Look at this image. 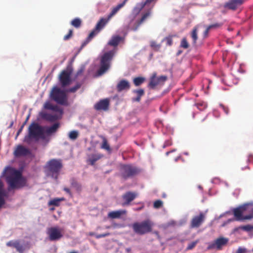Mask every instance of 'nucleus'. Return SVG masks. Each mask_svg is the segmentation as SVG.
<instances>
[{
  "label": "nucleus",
  "instance_id": "0eeeda50",
  "mask_svg": "<svg viewBox=\"0 0 253 253\" xmlns=\"http://www.w3.org/2000/svg\"><path fill=\"white\" fill-rule=\"evenodd\" d=\"M51 98L57 103L67 105L68 100L66 92L57 87H54L50 93Z\"/></svg>",
  "mask_w": 253,
  "mask_h": 253
},
{
  "label": "nucleus",
  "instance_id": "f704fd0d",
  "mask_svg": "<svg viewBox=\"0 0 253 253\" xmlns=\"http://www.w3.org/2000/svg\"><path fill=\"white\" fill-rule=\"evenodd\" d=\"M82 24L81 20L79 18L74 19L71 22V24L76 28H79L81 27Z\"/></svg>",
  "mask_w": 253,
  "mask_h": 253
},
{
  "label": "nucleus",
  "instance_id": "72a5a7b5",
  "mask_svg": "<svg viewBox=\"0 0 253 253\" xmlns=\"http://www.w3.org/2000/svg\"><path fill=\"white\" fill-rule=\"evenodd\" d=\"M187 221V216L184 215L177 222L175 221V226H182L185 225Z\"/></svg>",
  "mask_w": 253,
  "mask_h": 253
},
{
  "label": "nucleus",
  "instance_id": "6e6d98bb",
  "mask_svg": "<svg viewBox=\"0 0 253 253\" xmlns=\"http://www.w3.org/2000/svg\"><path fill=\"white\" fill-rule=\"evenodd\" d=\"M247 250L246 248L240 247L238 248L236 253H246Z\"/></svg>",
  "mask_w": 253,
  "mask_h": 253
},
{
  "label": "nucleus",
  "instance_id": "69168bd1",
  "mask_svg": "<svg viewBox=\"0 0 253 253\" xmlns=\"http://www.w3.org/2000/svg\"><path fill=\"white\" fill-rule=\"evenodd\" d=\"M210 30V29H209L208 27H207V28L206 29V30L205 31L204 33V37H206L207 36Z\"/></svg>",
  "mask_w": 253,
  "mask_h": 253
},
{
  "label": "nucleus",
  "instance_id": "c85d7f7f",
  "mask_svg": "<svg viewBox=\"0 0 253 253\" xmlns=\"http://www.w3.org/2000/svg\"><path fill=\"white\" fill-rule=\"evenodd\" d=\"M59 127V124L58 123H55L52 126L47 127L45 132L47 134H50L55 133Z\"/></svg>",
  "mask_w": 253,
  "mask_h": 253
},
{
  "label": "nucleus",
  "instance_id": "680f3d73",
  "mask_svg": "<svg viewBox=\"0 0 253 253\" xmlns=\"http://www.w3.org/2000/svg\"><path fill=\"white\" fill-rule=\"evenodd\" d=\"M90 41L88 40L87 38L86 39V40L83 42V43L81 45V48H84Z\"/></svg>",
  "mask_w": 253,
  "mask_h": 253
},
{
  "label": "nucleus",
  "instance_id": "774afa93",
  "mask_svg": "<svg viewBox=\"0 0 253 253\" xmlns=\"http://www.w3.org/2000/svg\"><path fill=\"white\" fill-rule=\"evenodd\" d=\"M24 124H23L21 126V127L19 129V130H18V131L17 132V136H18L21 132V131H22L23 128L24 127Z\"/></svg>",
  "mask_w": 253,
  "mask_h": 253
},
{
  "label": "nucleus",
  "instance_id": "603ef678",
  "mask_svg": "<svg viewBox=\"0 0 253 253\" xmlns=\"http://www.w3.org/2000/svg\"><path fill=\"white\" fill-rule=\"evenodd\" d=\"M253 218V214L252 212L250 214L243 215V217L242 218V221H243L244 220H250L251 219Z\"/></svg>",
  "mask_w": 253,
  "mask_h": 253
},
{
  "label": "nucleus",
  "instance_id": "ddd939ff",
  "mask_svg": "<svg viewBox=\"0 0 253 253\" xmlns=\"http://www.w3.org/2000/svg\"><path fill=\"white\" fill-rule=\"evenodd\" d=\"M167 79V77L166 76L157 77L156 73H154L150 78L148 86L151 89H154L157 86L164 84Z\"/></svg>",
  "mask_w": 253,
  "mask_h": 253
},
{
  "label": "nucleus",
  "instance_id": "c9c22d12",
  "mask_svg": "<svg viewBox=\"0 0 253 253\" xmlns=\"http://www.w3.org/2000/svg\"><path fill=\"white\" fill-rule=\"evenodd\" d=\"M145 81V78L143 77H137L135 78L133 80V84L136 86L141 85Z\"/></svg>",
  "mask_w": 253,
  "mask_h": 253
},
{
  "label": "nucleus",
  "instance_id": "c03bdc74",
  "mask_svg": "<svg viewBox=\"0 0 253 253\" xmlns=\"http://www.w3.org/2000/svg\"><path fill=\"white\" fill-rule=\"evenodd\" d=\"M198 242H199L198 240H197L196 241L191 242L190 243H189L188 245L186 250H191L193 249L196 246V245L198 244Z\"/></svg>",
  "mask_w": 253,
  "mask_h": 253
},
{
  "label": "nucleus",
  "instance_id": "8fccbe9b",
  "mask_svg": "<svg viewBox=\"0 0 253 253\" xmlns=\"http://www.w3.org/2000/svg\"><path fill=\"white\" fill-rule=\"evenodd\" d=\"M51 110L55 112H59L61 115L63 114V110L61 109L59 107H58L57 105H53Z\"/></svg>",
  "mask_w": 253,
  "mask_h": 253
},
{
  "label": "nucleus",
  "instance_id": "5fc2aeb1",
  "mask_svg": "<svg viewBox=\"0 0 253 253\" xmlns=\"http://www.w3.org/2000/svg\"><path fill=\"white\" fill-rule=\"evenodd\" d=\"M110 235V233H109V232H107V233H104V234H96L95 235V238H97V239H99V238H103V237H105L108 236Z\"/></svg>",
  "mask_w": 253,
  "mask_h": 253
},
{
  "label": "nucleus",
  "instance_id": "0e129e2a",
  "mask_svg": "<svg viewBox=\"0 0 253 253\" xmlns=\"http://www.w3.org/2000/svg\"><path fill=\"white\" fill-rule=\"evenodd\" d=\"M5 201L3 198L0 197V208L4 204Z\"/></svg>",
  "mask_w": 253,
  "mask_h": 253
},
{
  "label": "nucleus",
  "instance_id": "b1692460",
  "mask_svg": "<svg viewBox=\"0 0 253 253\" xmlns=\"http://www.w3.org/2000/svg\"><path fill=\"white\" fill-rule=\"evenodd\" d=\"M110 19L108 18H101L99 21L96 24L95 27V30H97L98 31H99L102 30L105 25L109 22Z\"/></svg>",
  "mask_w": 253,
  "mask_h": 253
},
{
  "label": "nucleus",
  "instance_id": "6e6552de",
  "mask_svg": "<svg viewBox=\"0 0 253 253\" xmlns=\"http://www.w3.org/2000/svg\"><path fill=\"white\" fill-rule=\"evenodd\" d=\"M72 69L68 68L62 70L59 75L58 79L62 87H65L70 85L72 82L71 75Z\"/></svg>",
  "mask_w": 253,
  "mask_h": 253
},
{
  "label": "nucleus",
  "instance_id": "bb28decb",
  "mask_svg": "<svg viewBox=\"0 0 253 253\" xmlns=\"http://www.w3.org/2000/svg\"><path fill=\"white\" fill-rule=\"evenodd\" d=\"M70 183L72 187L74 188L78 192L80 193L81 192L82 186L74 178L70 179Z\"/></svg>",
  "mask_w": 253,
  "mask_h": 253
},
{
  "label": "nucleus",
  "instance_id": "338daca9",
  "mask_svg": "<svg viewBox=\"0 0 253 253\" xmlns=\"http://www.w3.org/2000/svg\"><path fill=\"white\" fill-rule=\"evenodd\" d=\"M230 212V211H227L222 214H221L219 216H218V218H221L222 217H223L226 214L229 213Z\"/></svg>",
  "mask_w": 253,
  "mask_h": 253
},
{
  "label": "nucleus",
  "instance_id": "f257e3e1",
  "mask_svg": "<svg viewBox=\"0 0 253 253\" xmlns=\"http://www.w3.org/2000/svg\"><path fill=\"white\" fill-rule=\"evenodd\" d=\"M40 138H44L43 128L37 123H32L29 126L28 133L25 136L24 141L30 144L33 140L37 141Z\"/></svg>",
  "mask_w": 253,
  "mask_h": 253
},
{
  "label": "nucleus",
  "instance_id": "de8ad7c7",
  "mask_svg": "<svg viewBox=\"0 0 253 253\" xmlns=\"http://www.w3.org/2000/svg\"><path fill=\"white\" fill-rule=\"evenodd\" d=\"M166 42V43L168 45H171L172 44V36H169L165 38L163 40Z\"/></svg>",
  "mask_w": 253,
  "mask_h": 253
},
{
  "label": "nucleus",
  "instance_id": "20e7f679",
  "mask_svg": "<svg viewBox=\"0 0 253 253\" xmlns=\"http://www.w3.org/2000/svg\"><path fill=\"white\" fill-rule=\"evenodd\" d=\"M154 223L150 219H146L140 222H134L132 225L133 231L138 235H144L151 232Z\"/></svg>",
  "mask_w": 253,
  "mask_h": 253
},
{
  "label": "nucleus",
  "instance_id": "052dcab7",
  "mask_svg": "<svg viewBox=\"0 0 253 253\" xmlns=\"http://www.w3.org/2000/svg\"><path fill=\"white\" fill-rule=\"evenodd\" d=\"M220 26V24L218 23H215L213 24H211L209 25L208 27L209 29H211L212 28H217Z\"/></svg>",
  "mask_w": 253,
  "mask_h": 253
},
{
  "label": "nucleus",
  "instance_id": "e2e57ef3",
  "mask_svg": "<svg viewBox=\"0 0 253 253\" xmlns=\"http://www.w3.org/2000/svg\"><path fill=\"white\" fill-rule=\"evenodd\" d=\"M64 191H65L67 193H68L70 196H72V194L71 192V190L69 188L67 187H64L63 189Z\"/></svg>",
  "mask_w": 253,
  "mask_h": 253
},
{
  "label": "nucleus",
  "instance_id": "c756f323",
  "mask_svg": "<svg viewBox=\"0 0 253 253\" xmlns=\"http://www.w3.org/2000/svg\"><path fill=\"white\" fill-rule=\"evenodd\" d=\"M64 200V198H54L53 199L51 200L48 202V206H54L56 207H58L60 205V202Z\"/></svg>",
  "mask_w": 253,
  "mask_h": 253
},
{
  "label": "nucleus",
  "instance_id": "9d476101",
  "mask_svg": "<svg viewBox=\"0 0 253 253\" xmlns=\"http://www.w3.org/2000/svg\"><path fill=\"white\" fill-rule=\"evenodd\" d=\"M228 238L220 237L213 242L209 243L207 247L208 250L216 249L220 250L222 247L225 246L228 242Z\"/></svg>",
  "mask_w": 253,
  "mask_h": 253
},
{
  "label": "nucleus",
  "instance_id": "7ed1b4c3",
  "mask_svg": "<svg viewBox=\"0 0 253 253\" xmlns=\"http://www.w3.org/2000/svg\"><path fill=\"white\" fill-rule=\"evenodd\" d=\"M22 178V174L18 170L13 168L8 169L5 179L9 185V189L18 188L21 187L20 181Z\"/></svg>",
  "mask_w": 253,
  "mask_h": 253
},
{
  "label": "nucleus",
  "instance_id": "f3484780",
  "mask_svg": "<svg viewBox=\"0 0 253 253\" xmlns=\"http://www.w3.org/2000/svg\"><path fill=\"white\" fill-rule=\"evenodd\" d=\"M109 106V99L105 98L100 100L97 102L94 106L96 110H104L107 111L108 110Z\"/></svg>",
  "mask_w": 253,
  "mask_h": 253
},
{
  "label": "nucleus",
  "instance_id": "e433bc0d",
  "mask_svg": "<svg viewBox=\"0 0 253 253\" xmlns=\"http://www.w3.org/2000/svg\"><path fill=\"white\" fill-rule=\"evenodd\" d=\"M150 46L153 50L158 51L161 48V45L157 43L155 41H152L150 42Z\"/></svg>",
  "mask_w": 253,
  "mask_h": 253
},
{
  "label": "nucleus",
  "instance_id": "423d86ee",
  "mask_svg": "<svg viewBox=\"0 0 253 253\" xmlns=\"http://www.w3.org/2000/svg\"><path fill=\"white\" fill-rule=\"evenodd\" d=\"M113 50L105 53L100 59V67L98 71L99 75H101L106 72L110 68L111 60L114 55Z\"/></svg>",
  "mask_w": 253,
  "mask_h": 253
},
{
  "label": "nucleus",
  "instance_id": "a211bd4d",
  "mask_svg": "<svg viewBox=\"0 0 253 253\" xmlns=\"http://www.w3.org/2000/svg\"><path fill=\"white\" fill-rule=\"evenodd\" d=\"M30 153L29 150L22 145H19L14 152L16 157L27 156Z\"/></svg>",
  "mask_w": 253,
  "mask_h": 253
},
{
  "label": "nucleus",
  "instance_id": "2eb2a0df",
  "mask_svg": "<svg viewBox=\"0 0 253 253\" xmlns=\"http://www.w3.org/2000/svg\"><path fill=\"white\" fill-rule=\"evenodd\" d=\"M137 196V194L133 192H126L123 196L122 198L124 202L122 204L123 206L129 205L130 203L133 201Z\"/></svg>",
  "mask_w": 253,
  "mask_h": 253
},
{
  "label": "nucleus",
  "instance_id": "6ab92c4d",
  "mask_svg": "<svg viewBox=\"0 0 253 253\" xmlns=\"http://www.w3.org/2000/svg\"><path fill=\"white\" fill-rule=\"evenodd\" d=\"M103 157V155L100 153H94L87 155L86 162L91 166H93L95 162Z\"/></svg>",
  "mask_w": 253,
  "mask_h": 253
},
{
  "label": "nucleus",
  "instance_id": "a878e982",
  "mask_svg": "<svg viewBox=\"0 0 253 253\" xmlns=\"http://www.w3.org/2000/svg\"><path fill=\"white\" fill-rule=\"evenodd\" d=\"M41 116L42 119L50 122H53L58 119L57 115H51L47 113H41Z\"/></svg>",
  "mask_w": 253,
  "mask_h": 253
},
{
  "label": "nucleus",
  "instance_id": "cd10ccee",
  "mask_svg": "<svg viewBox=\"0 0 253 253\" xmlns=\"http://www.w3.org/2000/svg\"><path fill=\"white\" fill-rule=\"evenodd\" d=\"M125 5L124 3H121L119 4H118L116 6L112 8V10L111 12L110 13V14L108 15V18L110 20V19L115 15L118 11L122 8Z\"/></svg>",
  "mask_w": 253,
  "mask_h": 253
},
{
  "label": "nucleus",
  "instance_id": "49530a36",
  "mask_svg": "<svg viewBox=\"0 0 253 253\" xmlns=\"http://www.w3.org/2000/svg\"><path fill=\"white\" fill-rule=\"evenodd\" d=\"M3 183L0 180V197L3 198L4 197L6 196V194L5 191L3 189Z\"/></svg>",
  "mask_w": 253,
  "mask_h": 253
},
{
  "label": "nucleus",
  "instance_id": "393cba45",
  "mask_svg": "<svg viewBox=\"0 0 253 253\" xmlns=\"http://www.w3.org/2000/svg\"><path fill=\"white\" fill-rule=\"evenodd\" d=\"M85 80V77H84V80H83L81 82L76 83V84L74 86L68 88V89H67L66 90V91L67 92H70V93L76 92L78 89H79L81 87V86L83 84Z\"/></svg>",
  "mask_w": 253,
  "mask_h": 253
},
{
  "label": "nucleus",
  "instance_id": "39448f33",
  "mask_svg": "<svg viewBox=\"0 0 253 253\" xmlns=\"http://www.w3.org/2000/svg\"><path fill=\"white\" fill-rule=\"evenodd\" d=\"M120 171V176L124 180H126L133 177L138 174L140 171L138 168L131 165H121Z\"/></svg>",
  "mask_w": 253,
  "mask_h": 253
},
{
  "label": "nucleus",
  "instance_id": "ea45409f",
  "mask_svg": "<svg viewBox=\"0 0 253 253\" xmlns=\"http://www.w3.org/2000/svg\"><path fill=\"white\" fill-rule=\"evenodd\" d=\"M189 44L185 38H183L180 42V47L185 49L189 47Z\"/></svg>",
  "mask_w": 253,
  "mask_h": 253
},
{
  "label": "nucleus",
  "instance_id": "58836bf2",
  "mask_svg": "<svg viewBox=\"0 0 253 253\" xmlns=\"http://www.w3.org/2000/svg\"><path fill=\"white\" fill-rule=\"evenodd\" d=\"M78 132L76 130L71 131L69 134V137L72 140L76 139L78 137Z\"/></svg>",
  "mask_w": 253,
  "mask_h": 253
},
{
  "label": "nucleus",
  "instance_id": "bf43d9fd",
  "mask_svg": "<svg viewBox=\"0 0 253 253\" xmlns=\"http://www.w3.org/2000/svg\"><path fill=\"white\" fill-rule=\"evenodd\" d=\"M220 107H221L223 110L224 112L226 115L228 114V109L225 106H224L222 104H219Z\"/></svg>",
  "mask_w": 253,
  "mask_h": 253
},
{
  "label": "nucleus",
  "instance_id": "a19ab883",
  "mask_svg": "<svg viewBox=\"0 0 253 253\" xmlns=\"http://www.w3.org/2000/svg\"><path fill=\"white\" fill-rule=\"evenodd\" d=\"M84 70L85 67L84 66H82L77 72L75 77V79H78L79 77L82 76L84 72Z\"/></svg>",
  "mask_w": 253,
  "mask_h": 253
},
{
  "label": "nucleus",
  "instance_id": "4d7b16f0",
  "mask_svg": "<svg viewBox=\"0 0 253 253\" xmlns=\"http://www.w3.org/2000/svg\"><path fill=\"white\" fill-rule=\"evenodd\" d=\"M220 178L217 177H215L211 179V182L213 184H216L220 181Z\"/></svg>",
  "mask_w": 253,
  "mask_h": 253
},
{
  "label": "nucleus",
  "instance_id": "7c9ffc66",
  "mask_svg": "<svg viewBox=\"0 0 253 253\" xmlns=\"http://www.w3.org/2000/svg\"><path fill=\"white\" fill-rule=\"evenodd\" d=\"M121 38L119 36H115L112 37L111 40L109 42L108 44L112 46H116L118 45L120 42Z\"/></svg>",
  "mask_w": 253,
  "mask_h": 253
},
{
  "label": "nucleus",
  "instance_id": "473e14b6",
  "mask_svg": "<svg viewBox=\"0 0 253 253\" xmlns=\"http://www.w3.org/2000/svg\"><path fill=\"white\" fill-rule=\"evenodd\" d=\"M191 38L192 39V43L193 45H195L198 40V34L197 28L193 29L191 32Z\"/></svg>",
  "mask_w": 253,
  "mask_h": 253
},
{
  "label": "nucleus",
  "instance_id": "dca6fc26",
  "mask_svg": "<svg viewBox=\"0 0 253 253\" xmlns=\"http://www.w3.org/2000/svg\"><path fill=\"white\" fill-rule=\"evenodd\" d=\"M205 218V215L203 212L200 213L199 215L194 216L191 222L190 226L191 228H198L203 222Z\"/></svg>",
  "mask_w": 253,
  "mask_h": 253
},
{
  "label": "nucleus",
  "instance_id": "f03ea898",
  "mask_svg": "<svg viewBox=\"0 0 253 253\" xmlns=\"http://www.w3.org/2000/svg\"><path fill=\"white\" fill-rule=\"evenodd\" d=\"M62 167L60 159H52L46 163L44 169L47 176L57 180Z\"/></svg>",
  "mask_w": 253,
  "mask_h": 253
},
{
  "label": "nucleus",
  "instance_id": "412c9836",
  "mask_svg": "<svg viewBox=\"0 0 253 253\" xmlns=\"http://www.w3.org/2000/svg\"><path fill=\"white\" fill-rule=\"evenodd\" d=\"M126 212V210L112 211L108 213V217L111 219L120 218L122 215L125 214Z\"/></svg>",
  "mask_w": 253,
  "mask_h": 253
},
{
  "label": "nucleus",
  "instance_id": "f8f14e48",
  "mask_svg": "<svg viewBox=\"0 0 253 253\" xmlns=\"http://www.w3.org/2000/svg\"><path fill=\"white\" fill-rule=\"evenodd\" d=\"M152 11L151 9H149L147 10L145 12L143 13L141 15V17L140 19L136 21L134 23L132 21L129 24V27L131 30L135 31H136L139 26L143 24L145 21L151 15Z\"/></svg>",
  "mask_w": 253,
  "mask_h": 253
},
{
  "label": "nucleus",
  "instance_id": "1a4fd4ad",
  "mask_svg": "<svg viewBox=\"0 0 253 253\" xmlns=\"http://www.w3.org/2000/svg\"><path fill=\"white\" fill-rule=\"evenodd\" d=\"M62 229L58 227H51L47 229L46 234L50 241H57L63 237Z\"/></svg>",
  "mask_w": 253,
  "mask_h": 253
},
{
  "label": "nucleus",
  "instance_id": "5701e85b",
  "mask_svg": "<svg viewBox=\"0 0 253 253\" xmlns=\"http://www.w3.org/2000/svg\"><path fill=\"white\" fill-rule=\"evenodd\" d=\"M157 0H146L145 1H142L140 3L137 4L136 6L134 8V11L137 13H139L148 3H150L153 1H156Z\"/></svg>",
  "mask_w": 253,
  "mask_h": 253
},
{
  "label": "nucleus",
  "instance_id": "9b49d317",
  "mask_svg": "<svg viewBox=\"0 0 253 253\" xmlns=\"http://www.w3.org/2000/svg\"><path fill=\"white\" fill-rule=\"evenodd\" d=\"M249 206H253V202L245 203L232 209L236 220L242 221V218L243 216V214L244 211H247Z\"/></svg>",
  "mask_w": 253,
  "mask_h": 253
},
{
  "label": "nucleus",
  "instance_id": "aec40b11",
  "mask_svg": "<svg viewBox=\"0 0 253 253\" xmlns=\"http://www.w3.org/2000/svg\"><path fill=\"white\" fill-rule=\"evenodd\" d=\"M129 83L126 80H121L117 85V89L118 92H121L126 89H129Z\"/></svg>",
  "mask_w": 253,
  "mask_h": 253
},
{
  "label": "nucleus",
  "instance_id": "4be33fe9",
  "mask_svg": "<svg viewBox=\"0 0 253 253\" xmlns=\"http://www.w3.org/2000/svg\"><path fill=\"white\" fill-rule=\"evenodd\" d=\"M6 245L8 247H12L16 248L20 253L23 251V247L20 244L18 241H10L6 243Z\"/></svg>",
  "mask_w": 253,
  "mask_h": 253
},
{
  "label": "nucleus",
  "instance_id": "2f4dec72",
  "mask_svg": "<svg viewBox=\"0 0 253 253\" xmlns=\"http://www.w3.org/2000/svg\"><path fill=\"white\" fill-rule=\"evenodd\" d=\"M102 138L103 141H102V143L101 146V148L102 149L107 150L108 152H111V149L108 143L106 138L104 136H102Z\"/></svg>",
  "mask_w": 253,
  "mask_h": 253
},
{
  "label": "nucleus",
  "instance_id": "4c0bfd02",
  "mask_svg": "<svg viewBox=\"0 0 253 253\" xmlns=\"http://www.w3.org/2000/svg\"><path fill=\"white\" fill-rule=\"evenodd\" d=\"M241 229L247 232H251L253 231V225L247 224L245 225H241Z\"/></svg>",
  "mask_w": 253,
  "mask_h": 253
},
{
  "label": "nucleus",
  "instance_id": "09e8293b",
  "mask_svg": "<svg viewBox=\"0 0 253 253\" xmlns=\"http://www.w3.org/2000/svg\"><path fill=\"white\" fill-rule=\"evenodd\" d=\"M133 92L137 94V96L141 97L144 94V90L143 89L133 90Z\"/></svg>",
  "mask_w": 253,
  "mask_h": 253
},
{
  "label": "nucleus",
  "instance_id": "37998d69",
  "mask_svg": "<svg viewBox=\"0 0 253 253\" xmlns=\"http://www.w3.org/2000/svg\"><path fill=\"white\" fill-rule=\"evenodd\" d=\"M99 32V31H98L97 30H95V28H94L93 30L90 33L87 38L91 41L93 38V37Z\"/></svg>",
  "mask_w": 253,
  "mask_h": 253
},
{
  "label": "nucleus",
  "instance_id": "864d4df0",
  "mask_svg": "<svg viewBox=\"0 0 253 253\" xmlns=\"http://www.w3.org/2000/svg\"><path fill=\"white\" fill-rule=\"evenodd\" d=\"M53 106V105H52L50 102H46L45 103V104L44 105V107L46 109L51 110L52 109Z\"/></svg>",
  "mask_w": 253,
  "mask_h": 253
},
{
  "label": "nucleus",
  "instance_id": "13d9d810",
  "mask_svg": "<svg viewBox=\"0 0 253 253\" xmlns=\"http://www.w3.org/2000/svg\"><path fill=\"white\" fill-rule=\"evenodd\" d=\"M247 163H253V154H250L248 156V159H247Z\"/></svg>",
  "mask_w": 253,
  "mask_h": 253
},
{
  "label": "nucleus",
  "instance_id": "3c124183",
  "mask_svg": "<svg viewBox=\"0 0 253 253\" xmlns=\"http://www.w3.org/2000/svg\"><path fill=\"white\" fill-rule=\"evenodd\" d=\"M73 36V30L70 29L69 31V33L67 35H65L64 38L63 40L64 41H67L69 40Z\"/></svg>",
  "mask_w": 253,
  "mask_h": 253
},
{
  "label": "nucleus",
  "instance_id": "4468645a",
  "mask_svg": "<svg viewBox=\"0 0 253 253\" xmlns=\"http://www.w3.org/2000/svg\"><path fill=\"white\" fill-rule=\"evenodd\" d=\"M245 0H229L224 4V7L228 9L235 10L238 7L242 5Z\"/></svg>",
  "mask_w": 253,
  "mask_h": 253
},
{
  "label": "nucleus",
  "instance_id": "79ce46f5",
  "mask_svg": "<svg viewBox=\"0 0 253 253\" xmlns=\"http://www.w3.org/2000/svg\"><path fill=\"white\" fill-rule=\"evenodd\" d=\"M196 105L197 106V108L200 110H202L207 107V103L205 102L197 103L196 104Z\"/></svg>",
  "mask_w": 253,
  "mask_h": 253
},
{
  "label": "nucleus",
  "instance_id": "a18cd8bd",
  "mask_svg": "<svg viewBox=\"0 0 253 253\" xmlns=\"http://www.w3.org/2000/svg\"><path fill=\"white\" fill-rule=\"evenodd\" d=\"M163 202L160 200H158L154 202L153 206L155 209H159L163 206Z\"/></svg>",
  "mask_w": 253,
  "mask_h": 253
}]
</instances>
